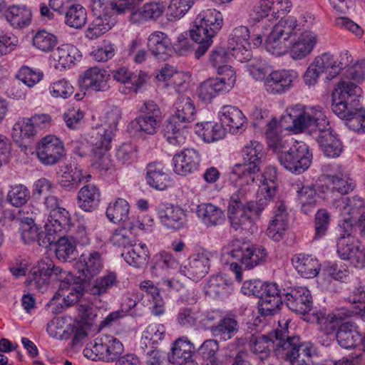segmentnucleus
Wrapping results in <instances>:
<instances>
[{
  "label": "nucleus",
  "mask_w": 365,
  "mask_h": 365,
  "mask_svg": "<svg viewBox=\"0 0 365 365\" xmlns=\"http://www.w3.org/2000/svg\"><path fill=\"white\" fill-rule=\"evenodd\" d=\"M102 267V259L98 252L91 251L81 255L78 262L79 275L68 274L46 306L51 307L54 314H58L65 307L77 303L83 294L85 284L97 275Z\"/></svg>",
  "instance_id": "obj_1"
},
{
  "label": "nucleus",
  "mask_w": 365,
  "mask_h": 365,
  "mask_svg": "<svg viewBox=\"0 0 365 365\" xmlns=\"http://www.w3.org/2000/svg\"><path fill=\"white\" fill-rule=\"evenodd\" d=\"M332 93V111L354 131L365 132V109L361 107L359 97L361 88L350 81H340Z\"/></svg>",
  "instance_id": "obj_2"
},
{
  "label": "nucleus",
  "mask_w": 365,
  "mask_h": 365,
  "mask_svg": "<svg viewBox=\"0 0 365 365\" xmlns=\"http://www.w3.org/2000/svg\"><path fill=\"white\" fill-rule=\"evenodd\" d=\"M292 123L296 130L308 128L313 131L327 157L336 158L341 155L343 150L341 142L333 135L329 122L320 107H312L299 113L292 119Z\"/></svg>",
  "instance_id": "obj_3"
},
{
  "label": "nucleus",
  "mask_w": 365,
  "mask_h": 365,
  "mask_svg": "<svg viewBox=\"0 0 365 365\" xmlns=\"http://www.w3.org/2000/svg\"><path fill=\"white\" fill-rule=\"evenodd\" d=\"M174 108V113L164 126V136L170 144L180 145L185 143L186 128L188 123L195 120L196 109L192 100L186 94L178 98Z\"/></svg>",
  "instance_id": "obj_4"
},
{
  "label": "nucleus",
  "mask_w": 365,
  "mask_h": 365,
  "mask_svg": "<svg viewBox=\"0 0 365 365\" xmlns=\"http://www.w3.org/2000/svg\"><path fill=\"white\" fill-rule=\"evenodd\" d=\"M223 22L222 14L216 9H207L197 15L193 28L190 31L191 38L197 43L195 56H202L212 43L213 37L221 29Z\"/></svg>",
  "instance_id": "obj_5"
},
{
  "label": "nucleus",
  "mask_w": 365,
  "mask_h": 365,
  "mask_svg": "<svg viewBox=\"0 0 365 365\" xmlns=\"http://www.w3.org/2000/svg\"><path fill=\"white\" fill-rule=\"evenodd\" d=\"M124 351L123 344L115 337L104 335L96 338L83 349L84 356L91 360L102 359L109 362L116 360L115 365H140V361L133 354L120 355Z\"/></svg>",
  "instance_id": "obj_6"
},
{
  "label": "nucleus",
  "mask_w": 365,
  "mask_h": 365,
  "mask_svg": "<svg viewBox=\"0 0 365 365\" xmlns=\"http://www.w3.org/2000/svg\"><path fill=\"white\" fill-rule=\"evenodd\" d=\"M114 136L113 131L103 129L93 130L90 136L88 142L92 146V165L101 171H108L113 166L108 151Z\"/></svg>",
  "instance_id": "obj_7"
},
{
  "label": "nucleus",
  "mask_w": 365,
  "mask_h": 365,
  "mask_svg": "<svg viewBox=\"0 0 365 365\" xmlns=\"http://www.w3.org/2000/svg\"><path fill=\"white\" fill-rule=\"evenodd\" d=\"M312 153L303 142H294L286 153L280 154L278 160L286 170L294 174H301L311 165Z\"/></svg>",
  "instance_id": "obj_8"
},
{
  "label": "nucleus",
  "mask_w": 365,
  "mask_h": 365,
  "mask_svg": "<svg viewBox=\"0 0 365 365\" xmlns=\"http://www.w3.org/2000/svg\"><path fill=\"white\" fill-rule=\"evenodd\" d=\"M345 234H340L336 242V252L344 260H348L354 267H362L365 262V252L361 249L359 240L353 235V227L350 224L344 225Z\"/></svg>",
  "instance_id": "obj_9"
},
{
  "label": "nucleus",
  "mask_w": 365,
  "mask_h": 365,
  "mask_svg": "<svg viewBox=\"0 0 365 365\" xmlns=\"http://www.w3.org/2000/svg\"><path fill=\"white\" fill-rule=\"evenodd\" d=\"M71 225V215L64 207L53 211L48 216L45 225L46 233L40 246L48 247L57 239V235H63Z\"/></svg>",
  "instance_id": "obj_10"
},
{
  "label": "nucleus",
  "mask_w": 365,
  "mask_h": 365,
  "mask_svg": "<svg viewBox=\"0 0 365 365\" xmlns=\"http://www.w3.org/2000/svg\"><path fill=\"white\" fill-rule=\"evenodd\" d=\"M36 153L39 161L44 165L57 164L65 155L61 140L53 135H48L38 142Z\"/></svg>",
  "instance_id": "obj_11"
},
{
  "label": "nucleus",
  "mask_w": 365,
  "mask_h": 365,
  "mask_svg": "<svg viewBox=\"0 0 365 365\" xmlns=\"http://www.w3.org/2000/svg\"><path fill=\"white\" fill-rule=\"evenodd\" d=\"M336 60L329 52H325L317 56L308 67L304 78L306 84L311 86L317 83L320 74L328 73L327 79H331L339 74L336 65Z\"/></svg>",
  "instance_id": "obj_12"
},
{
  "label": "nucleus",
  "mask_w": 365,
  "mask_h": 365,
  "mask_svg": "<svg viewBox=\"0 0 365 365\" xmlns=\"http://www.w3.org/2000/svg\"><path fill=\"white\" fill-rule=\"evenodd\" d=\"M162 121L159 106L152 101H146L140 108V115L135 119L138 130L146 134H155Z\"/></svg>",
  "instance_id": "obj_13"
},
{
  "label": "nucleus",
  "mask_w": 365,
  "mask_h": 365,
  "mask_svg": "<svg viewBox=\"0 0 365 365\" xmlns=\"http://www.w3.org/2000/svg\"><path fill=\"white\" fill-rule=\"evenodd\" d=\"M211 257L207 251L193 254L189 257L188 264L180 269V273L192 280L202 279L210 270Z\"/></svg>",
  "instance_id": "obj_14"
},
{
  "label": "nucleus",
  "mask_w": 365,
  "mask_h": 365,
  "mask_svg": "<svg viewBox=\"0 0 365 365\" xmlns=\"http://www.w3.org/2000/svg\"><path fill=\"white\" fill-rule=\"evenodd\" d=\"M282 125L281 120L278 121L275 118H272L267 124L265 136L268 147L277 155L286 153L294 143L292 140L281 134Z\"/></svg>",
  "instance_id": "obj_15"
},
{
  "label": "nucleus",
  "mask_w": 365,
  "mask_h": 365,
  "mask_svg": "<svg viewBox=\"0 0 365 365\" xmlns=\"http://www.w3.org/2000/svg\"><path fill=\"white\" fill-rule=\"evenodd\" d=\"M284 297L287 307L294 312L305 314L312 307V297L309 290L306 287L292 288L284 294Z\"/></svg>",
  "instance_id": "obj_16"
},
{
  "label": "nucleus",
  "mask_w": 365,
  "mask_h": 365,
  "mask_svg": "<svg viewBox=\"0 0 365 365\" xmlns=\"http://www.w3.org/2000/svg\"><path fill=\"white\" fill-rule=\"evenodd\" d=\"M296 78V73L291 71L277 70L272 71L264 78V89L271 94L284 93L291 88L293 81Z\"/></svg>",
  "instance_id": "obj_17"
},
{
  "label": "nucleus",
  "mask_w": 365,
  "mask_h": 365,
  "mask_svg": "<svg viewBox=\"0 0 365 365\" xmlns=\"http://www.w3.org/2000/svg\"><path fill=\"white\" fill-rule=\"evenodd\" d=\"M145 181L150 187L157 190H165L170 187L173 183L168 170L158 162L147 165Z\"/></svg>",
  "instance_id": "obj_18"
},
{
  "label": "nucleus",
  "mask_w": 365,
  "mask_h": 365,
  "mask_svg": "<svg viewBox=\"0 0 365 365\" xmlns=\"http://www.w3.org/2000/svg\"><path fill=\"white\" fill-rule=\"evenodd\" d=\"M47 265L45 260H41L34 266L27 274L26 283L31 289H36L40 292L47 290L50 284L49 272L51 267Z\"/></svg>",
  "instance_id": "obj_19"
},
{
  "label": "nucleus",
  "mask_w": 365,
  "mask_h": 365,
  "mask_svg": "<svg viewBox=\"0 0 365 365\" xmlns=\"http://www.w3.org/2000/svg\"><path fill=\"white\" fill-rule=\"evenodd\" d=\"M173 170L180 175H186L197 170L200 156L194 149H185L180 153H176L173 158Z\"/></svg>",
  "instance_id": "obj_20"
},
{
  "label": "nucleus",
  "mask_w": 365,
  "mask_h": 365,
  "mask_svg": "<svg viewBox=\"0 0 365 365\" xmlns=\"http://www.w3.org/2000/svg\"><path fill=\"white\" fill-rule=\"evenodd\" d=\"M317 42V36L312 31L302 32L297 40L291 39L290 54L294 60H300L307 56Z\"/></svg>",
  "instance_id": "obj_21"
},
{
  "label": "nucleus",
  "mask_w": 365,
  "mask_h": 365,
  "mask_svg": "<svg viewBox=\"0 0 365 365\" xmlns=\"http://www.w3.org/2000/svg\"><path fill=\"white\" fill-rule=\"evenodd\" d=\"M158 214L160 222L170 229L179 230L183 227L186 223V214L178 206L161 205L158 207Z\"/></svg>",
  "instance_id": "obj_22"
},
{
  "label": "nucleus",
  "mask_w": 365,
  "mask_h": 365,
  "mask_svg": "<svg viewBox=\"0 0 365 365\" xmlns=\"http://www.w3.org/2000/svg\"><path fill=\"white\" fill-rule=\"evenodd\" d=\"M341 205L339 209L341 215L344 217V221L341 225V233L345 234L344 225L346 223L350 224L353 227V235H354V231L356 227L351 222V219L355 216L358 215L364 208V200L359 195H354L351 197H343L341 199Z\"/></svg>",
  "instance_id": "obj_23"
},
{
  "label": "nucleus",
  "mask_w": 365,
  "mask_h": 365,
  "mask_svg": "<svg viewBox=\"0 0 365 365\" xmlns=\"http://www.w3.org/2000/svg\"><path fill=\"white\" fill-rule=\"evenodd\" d=\"M287 228V206L283 201H279L277 202L273 219L267 229V235L273 240L279 242L282 239Z\"/></svg>",
  "instance_id": "obj_24"
},
{
  "label": "nucleus",
  "mask_w": 365,
  "mask_h": 365,
  "mask_svg": "<svg viewBox=\"0 0 365 365\" xmlns=\"http://www.w3.org/2000/svg\"><path fill=\"white\" fill-rule=\"evenodd\" d=\"M108 76L105 70L98 67L87 69L81 80V86L87 91H106L108 89Z\"/></svg>",
  "instance_id": "obj_25"
},
{
  "label": "nucleus",
  "mask_w": 365,
  "mask_h": 365,
  "mask_svg": "<svg viewBox=\"0 0 365 365\" xmlns=\"http://www.w3.org/2000/svg\"><path fill=\"white\" fill-rule=\"evenodd\" d=\"M291 261L297 272L307 279L317 277L321 268V264L316 257L303 253L294 255Z\"/></svg>",
  "instance_id": "obj_26"
},
{
  "label": "nucleus",
  "mask_w": 365,
  "mask_h": 365,
  "mask_svg": "<svg viewBox=\"0 0 365 365\" xmlns=\"http://www.w3.org/2000/svg\"><path fill=\"white\" fill-rule=\"evenodd\" d=\"M95 16L96 18L86 31V37L91 40L96 39L108 32L117 22L115 14L106 13Z\"/></svg>",
  "instance_id": "obj_27"
},
{
  "label": "nucleus",
  "mask_w": 365,
  "mask_h": 365,
  "mask_svg": "<svg viewBox=\"0 0 365 365\" xmlns=\"http://www.w3.org/2000/svg\"><path fill=\"white\" fill-rule=\"evenodd\" d=\"M336 341L342 348L350 349L359 346L360 332L357 325L351 322L341 323L336 334Z\"/></svg>",
  "instance_id": "obj_28"
},
{
  "label": "nucleus",
  "mask_w": 365,
  "mask_h": 365,
  "mask_svg": "<svg viewBox=\"0 0 365 365\" xmlns=\"http://www.w3.org/2000/svg\"><path fill=\"white\" fill-rule=\"evenodd\" d=\"M195 350V347L189 341L178 339L173 344L168 359L173 365H183L188 361H194L192 356Z\"/></svg>",
  "instance_id": "obj_29"
},
{
  "label": "nucleus",
  "mask_w": 365,
  "mask_h": 365,
  "mask_svg": "<svg viewBox=\"0 0 365 365\" xmlns=\"http://www.w3.org/2000/svg\"><path fill=\"white\" fill-rule=\"evenodd\" d=\"M148 47L151 53L159 60H165L172 52V43L167 34L155 31L148 38Z\"/></svg>",
  "instance_id": "obj_30"
},
{
  "label": "nucleus",
  "mask_w": 365,
  "mask_h": 365,
  "mask_svg": "<svg viewBox=\"0 0 365 365\" xmlns=\"http://www.w3.org/2000/svg\"><path fill=\"white\" fill-rule=\"evenodd\" d=\"M276 339L279 342L275 344L274 352H284L287 355H293L296 359H302L301 348L305 343H302L297 336H288L286 331H277L275 334Z\"/></svg>",
  "instance_id": "obj_31"
},
{
  "label": "nucleus",
  "mask_w": 365,
  "mask_h": 365,
  "mask_svg": "<svg viewBox=\"0 0 365 365\" xmlns=\"http://www.w3.org/2000/svg\"><path fill=\"white\" fill-rule=\"evenodd\" d=\"M77 199L78 205L82 210L87 212L93 211L100 203V190L94 184H86L78 191Z\"/></svg>",
  "instance_id": "obj_32"
},
{
  "label": "nucleus",
  "mask_w": 365,
  "mask_h": 365,
  "mask_svg": "<svg viewBox=\"0 0 365 365\" xmlns=\"http://www.w3.org/2000/svg\"><path fill=\"white\" fill-rule=\"evenodd\" d=\"M91 178V175H84L83 170L77 165L66 166V170L60 177L59 185L66 190H75L83 180L86 179V182H88Z\"/></svg>",
  "instance_id": "obj_33"
},
{
  "label": "nucleus",
  "mask_w": 365,
  "mask_h": 365,
  "mask_svg": "<svg viewBox=\"0 0 365 365\" xmlns=\"http://www.w3.org/2000/svg\"><path fill=\"white\" fill-rule=\"evenodd\" d=\"M52 244L56 245L55 253L56 257L62 262H72L78 256L76 244L73 239L63 235H57L56 241Z\"/></svg>",
  "instance_id": "obj_34"
},
{
  "label": "nucleus",
  "mask_w": 365,
  "mask_h": 365,
  "mask_svg": "<svg viewBox=\"0 0 365 365\" xmlns=\"http://www.w3.org/2000/svg\"><path fill=\"white\" fill-rule=\"evenodd\" d=\"M219 344L215 339L205 340L200 347L195 350V357L200 365H218L217 351Z\"/></svg>",
  "instance_id": "obj_35"
},
{
  "label": "nucleus",
  "mask_w": 365,
  "mask_h": 365,
  "mask_svg": "<svg viewBox=\"0 0 365 365\" xmlns=\"http://www.w3.org/2000/svg\"><path fill=\"white\" fill-rule=\"evenodd\" d=\"M220 118L222 124L225 123L232 132L242 128L246 123V118L242 112L232 106H224L220 111Z\"/></svg>",
  "instance_id": "obj_36"
},
{
  "label": "nucleus",
  "mask_w": 365,
  "mask_h": 365,
  "mask_svg": "<svg viewBox=\"0 0 365 365\" xmlns=\"http://www.w3.org/2000/svg\"><path fill=\"white\" fill-rule=\"evenodd\" d=\"M196 133L202 136L206 143H212L225 136V130L221 123L207 121L196 124Z\"/></svg>",
  "instance_id": "obj_37"
},
{
  "label": "nucleus",
  "mask_w": 365,
  "mask_h": 365,
  "mask_svg": "<svg viewBox=\"0 0 365 365\" xmlns=\"http://www.w3.org/2000/svg\"><path fill=\"white\" fill-rule=\"evenodd\" d=\"M18 220L20 222L19 230L24 242L31 243L36 241L40 246V242L43 241L45 234L40 232V228L36 225L34 219L26 217H19Z\"/></svg>",
  "instance_id": "obj_38"
},
{
  "label": "nucleus",
  "mask_w": 365,
  "mask_h": 365,
  "mask_svg": "<svg viewBox=\"0 0 365 365\" xmlns=\"http://www.w3.org/2000/svg\"><path fill=\"white\" fill-rule=\"evenodd\" d=\"M130 205L128 202L123 198H117L115 201L110 202L106 209V216L108 219L116 224L119 222H125L129 220Z\"/></svg>",
  "instance_id": "obj_39"
},
{
  "label": "nucleus",
  "mask_w": 365,
  "mask_h": 365,
  "mask_svg": "<svg viewBox=\"0 0 365 365\" xmlns=\"http://www.w3.org/2000/svg\"><path fill=\"white\" fill-rule=\"evenodd\" d=\"M31 11L26 6H10L6 11L5 16L11 25L15 28H24L30 24Z\"/></svg>",
  "instance_id": "obj_40"
},
{
  "label": "nucleus",
  "mask_w": 365,
  "mask_h": 365,
  "mask_svg": "<svg viewBox=\"0 0 365 365\" xmlns=\"http://www.w3.org/2000/svg\"><path fill=\"white\" fill-rule=\"evenodd\" d=\"M267 252L262 245H249L240 262L246 269H250L266 262Z\"/></svg>",
  "instance_id": "obj_41"
},
{
  "label": "nucleus",
  "mask_w": 365,
  "mask_h": 365,
  "mask_svg": "<svg viewBox=\"0 0 365 365\" xmlns=\"http://www.w3.org/2000/svg\"><path fill=\"white\" fill-rule=\"evenodd\" d=\"M237 322L231 317H224L216 325L210 328V331L215 337L227 341L232 338L238 331Z\"/></svg>",
  "instance_id": "obj_42"
},
{
  "label": "nucleus",
  "mask_w": 365,
  "mask_h": 365,
  "mask_svg": "<svg viewBox=\"0 0 365 365\" xmlns=\"http://www.w3.org/2000/svg\"><path fill=\"white\" fill-rule=\"evenodd\" d=\"M76 48L71 44L59 46L51 55L53 61L56 62V68H66L70 67L76 59Z\"/></svg>",
  "instance_id": "obj_43"
},
{
  "label": "nucleus",
  "mask_w": 365,
  "mask_h": 365,
  "mask_svg": "<svg viewBox=\"0 0 365 365\" xmlns=\"http://www.w3.org/2000/svg\"><path fill=\"white\" fill-rule=\"evenodd\" d=\"M291 45V40L281 36L273 29L265 41L267 51L275 56H282L287 52Z\"/></svg>",
  "instance_id": "obj_44"
},
{
  "label": "nucleus",
  "mask_w": 365,
  "mask_h": 365,
  "mask_svg": "<svg viewBox=\"0 0 365 365\" xmlns=\"http://www.w3.org/2000/svg\"><path fill=\"white\" fill-rule=\"evenodd\" d=\"M297 197L304 214L307 215L316 208L318 195L314 185L303 186L297 190Z\"/></svg>",
  "instance_id": "obj_45"
},
{
  "label": "nucleus",
  "mask_w": 365,
  "mask_h": 365,
  "mask_svg": "<svg viewBox=\"0 0 365 365\" xmlns=\"http://www.w3.org/2000/svg\"><path fill=\"white\" fill-rule=\"evenodd\" d=\"M197 215L201 217L207 225H217L224 221L225 216L223 212L217 206L207 203L198 207Z\"/></svg>",
  "instance_id": "obj_46"
},
{
  "label": "nucleus",
  "mask_w": 365,
  "mask_h": 365,
  "mask_svg": "<svg viewBox=\"0 0 365 365\" xmlns=\"http://www.w3.org/2000/svg\"><path fill=\"white\" fill-rule=\"evenodd\" d=\"M219 82L210 78L201 83L197 88L198 98L205 103H210L220 93H226Z\"/></svg>",
  "instance_id": "obj_47"
},
{
  "label": "nucleus",
  "mask_w": 365,
  "mask_h": 365,
  "mask_svg": "<svg viewBox=\"0 0 365 365\" xmlns=\"http://www.w3.org/2000/svg\"><path fill=\"white\" fill-rule=\"evenodd\" d=\"M243 164L257 165L261 167L264 156L263 145L256 140H251L242 148Z\"/></svg>",
  "instance_id": "obj_48"
},
{
  "label": "nucleus",
  "mask_w": 365,
  "mask_h": 365,
  "mask_svg": "<svg viewBox=\"0 0 365 365\" xmlns=\"http://www.w3.org/2000/svg\"><path fill=\"white\" fill-rule=\"evenodd\" d=\"M200 309L197 307H183L178 312L176 320L179 325L186 328H192L202 321Z\"/></svg>",
  "instance_id": "obj_49"
},
{
  "label": "nucleus",
  "mask_w": 365,
  "mask_h": 365,
  "mask_svg": "<svg viewBox=\"0 0 365 365\" xmlns=\"http://www.w3.org/2000/svg\"><path fill=\"white\" fill-rule=\"evenodd\" d=\"M260 167L252 164H237L235 166L233 174L237 176L238 183H242L245 185L250 186L255 182L256 177H258V173Z\"/></svg>",
  "instance_id": "obj_50"
},
{
  "label": "nucleus",
  "mask_w": 365,
  "mask_h": 365,
  "mask_svg": "<svg viewBox=\"0 0 365 365\" xmlns=\"http://www.w3.org/2000/svg\"><path fill=\"white\" fill-rule=\"evenodd\" d=\"M272 29L281 36H284L291 40L292 37L296 36L297 31L301 30V26L296 17L286 16L281 17Z\"/></svg>",
  "instance_id": "obj_51"
},
{
  "label": "nucleus",
  "mask_w": 365,
  "mask_h": 365,
  "mask_svg": "<svg viewBox=\"0 0 365 365\" xmlns=\"http://www.w3.org/2000/svg\"><path fill=\"white\" fill-rule=\"evenodd\" d=\"M135 229V225L133 223L130 225L123 226L117 228L112 236L110 237V242L114 246L119 247L126 248L132 247L134 244V236L132 230Z\"/></svg>",
  "instance_id": "obj_52"
},
{
  "label": "nucleus",
  "mask_w": 365,
  "mask_h": 365,
  "mask_svg": "<svg viewBox=\"0 0 365 365\" xmlns=\"http://www.w3.org/2000/svg\"><path fill=\"white\" fill-rule=\"evenodd\" d=\"M227 216L231 227L236 231L239 230H247L253 224L252 217L246 212L242 208L227 209Z\"/></svg>",
  "instance_id": "obj_53"
},
{
  "label": "nucleus",
  "mask_w": 365,
  "mask_h": 365,
  "mask_svg": "<svg viewBox=\"0 0 365 365\" xmlns=\"http://www.w3.org/2000/svg\"><path fill=\"white\" fill-rule=\"evenodd\" d=\"M133 247L125 254L123 253L122 256L125 260L130 265L135 267H140L146 264L149 256V252L145 245L134 244Z\"/></svg>",
  "instance_id": "obj_54"
},
{
  "label": "nucleus",
  "mask_w": 365,
  "mask_h": 365,
  "mask_svg": "<svg viewBox=\"0 0 365 365\" xmlns=\"http://www.w3.org/2000/svg\"><path fill=\"white\" fill-rule=\"evenodd\" d=\"M86 20V10L80 4H73L66 11V24L70 27L80 29L85 25Z\"/></svg>",
  "instance_id": "obj_55"
},
{
  "label": "nucleus",
  "mask_w": 365,
  "mask_h": 365,
  "mask_svg": "<svg viewBox=\"0 0 365 365\" xmlns=\"http://www.w3.org/2000/svg\"><path fill=\"white\" fill-rule=\"evenodd\" d=\"M29 198V190L22 184L11 185L7 194V201L16 207L26 204Z\"/></svg>",
  "instance_id": "obj_56"
},
{
  "label": "nucleus",
  "mask_w": 365,
  "mask_h": 365,
  "mask_svg": "<svg viewBox=\"0 0 365 365\" xmlns=\"http://www.w3.org/2000/svg\"><path fill=\"white\" fill-rule=\"evenodd\" d=\"M250 31L247 26H240L235 28L230 34L228 41V49L232 51L239 47L250 46Z\"/></svg>",
  "instance_id": "obj_57"
},
{
  "label": "nucleus",
  "mask_w": 365,
  "mask_h": 365,
  "mask_svg": "<svg viewBox=\"0 0 365 365\" xmlns=\"http://www.w3.org/2000/svg\"><path fill=\"white\" fill-rule=\"evenodd\" d=\"M165 11L163 3L154 2L145 4L141 9L132 13L133 17L138 16V20H155L162 16Z\"/></svg>",
  "instance_id": "obj_58"
},
{
  "label": "nucleus",
  "mask_w": 365,
  "mask_h": 365,
  "mask_svg": "<svg viewBox=\"0 0 365 365\" xmlns=\"http://www.w3.org/2000/svg\"><path fill=\"white\" fill-rule=\"evenodd\" d=\"M273 5L274 0H259L249 14L248 21L250 24L255 25L267 17Z\"/></svg>",
  "instance_id": "obj_59"
},
{
  "label": "nucleus",
  "mask_w": 365,
  "mask_h": 365,
  "mask_svg": "<svg viewBox=\"0 0 365 365\" xmlns=\"http://www.w3.org/2000/svg\"><path fill=\"white\" fill-rule=\"evenodd\" d=\"M302 359H298L292 355H287L282 352H275L276 356L289 362L291 365H310L312 356L314 354L313 346L311 344H304L301 348Z\"/></svg>",
  "instance_id": "obj_60"
},
{
  "label": "nucleus",
  "mask_w": 365,
  "mask_h": 365,
  "mask_svg": "<svg viewBox=\"0 0 365 365\" xmlns=\"http://www.w3.org/2000/svg\"><path fill=\"white\" fill-rule=\"evenodd\" d=\"M239 187L231 195L228 203L227 209L242 208L249 201L248 198L252 194V190L250 186L245 185L242 183H238Z\"/></svg>",
  "instance_id": "obj_61"
},
{
  "label": "nucleus",
  "mask_w": 365,
  "mask_h": 365,
  "mask_svg": "<svg viewBox=\"0 0 365 365\" xmlns=\"http://www.w3.org/2000/svg\"><path fill=\"white\" fill-rule=\"evenodd\" d=\"M33 45L40 51H51L57 43V38L45 30H40L33 36Z\"/></svg>",
  "instance_id": "obj_62"
},
{
  "label": "nucleus",
  "mask_w": 365,
  "mask_h": 365,
  "mask_svg": "<svg viewBox=\"0 0 365 365\" xmlns=\"http://www.w3.org/2000/svg\"><path fill=\"white\" fill-rule=\"evenodd\" d=\"M330 185L327 187L328 192H337L341 195H346L354 190L356 184L352 180H347L336 175L328 176Z\"/></svg>",
  "instance_id": "obj_63"
},
{
  "label": "nucleus",
  "mask_w": 365,
  "mask_h": 365,
  "mask_svg": "<svg viewBox=\"0 0 365 365\" xmlns=\"http://www.w3.org/2000/svg\"><path fill=\"white\" fill-rule=\"evenodd\" d=\"M228 286L227 280L220 274L212 276L204 287L206 295L217 297L224 293Z\"/></svg>",
  "instance_id": "obj_64"
}]
</instances>
